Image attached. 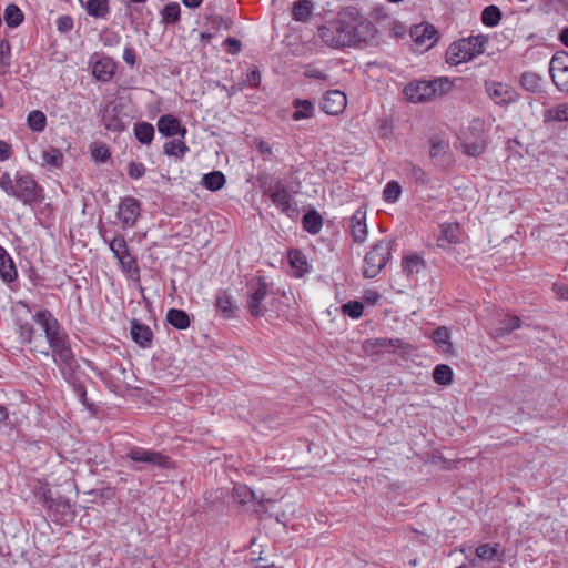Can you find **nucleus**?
<instances>
[{
	"mask_svg": "<svg viewBox=\"0 0 568 568\" xmlns=\"http://www.w3.org/2000/svg\"><path fill=\"white\" fill-rule=\"evenodd\" d=\"M460 226L458 223H444L437 239V246L445 248L448 244L459 243Z\"/></svg>",
	"mask_w": 568,
	"mask_h": 568,
	"instance_id": "obj_22",
	"label": "nucleus"
},
{
	"mask_svg": "<svg viewBox=\"0 0 568 568\" xmlns=\"http://www.w3.org/2000/svg\"><path fill=\"white\" fill-rule=\"evenodd\" d=\"M91 154L95 161L100 162H106L111 158L110 150L104 143H94L91 149Z\"/></svg>",
	"mask_w": 568,
	"mask_h": 568,
	"instance_id": "obj_53",
	"label": "nucleus"
},
{
	"mask_svg": "<svg viewBox=\"0 0 568 568\" xmlns=\"http://www.w3.org/2000/svg\"><path fill=\"white\" fill-rule=\"evenodd\" d=\"M102 123L108 131L122 132L125 129L122 120L113 112L105 110L102 115Z\"/></svg>",
	"mask_w": 568,
	"mask_h": 568,
	"instance_id": "obj_42",
	"label": "nucleus"
},
{
	"mask_svg": "<svg viewBox=\"0 0 568 568\" xmlns=\"http://www.w3.org/2000/svg\"><path fill=\"white\" fill-rule=\"evenodd\" d=\"M412 37L415 43L426 49L432 48L438 40V33L433 26L419 24L412 30Z\"/></svg>",
	"mask_w": 568,
	"mask_h": 568,
	"instance_id": "obj_18",
	"label": "nucleus"
},
{
	"mask_svg": "<svg viewBox=\"0 0 568 568\" xmlns=\"http://www.w3.org/2000/svg\"><path fill=\"white\" fill-rule=\"evenodd\" d=\"M520 318L516 315L506 316L498 322V325L490 331L494 338L504 337L520 327Z\"/></svg>",
	"mask_w": 568,
	"mask_h": 568,
	"instance_id": "obj_25",
	"label": "nucleus"
},
{
	"mask_svg": "<svg viewBox=\"0 0 568 568\" xmlns=\"http://www.w3.org/2000/svg\"><path fill=\"white\" fill-rule=\"evenodd\" d=\"M549 73L556 88L561 92H568V69Z\"/></svg>",
	"mask_w": 568,
	"mask_h": 568,
	"instance_id": "obj_51",
	"label": "nucleus"
},
{
	"mask_svg": "<svg viewBox=\"0 0 568 568\" xmlns=\"http://www.w3.org/2000/svg\"><path fill=\"white\" fill-rule=\"evenodd\" d=\"M387 347L406 348L407 344L400 338H376L368 339L364 343V348L366 352H379Z\"/></svg>",
	"mask_w": 568,
	"mask_h": 568,
	"instance_id": "obj_27",
	"label": "nucleus"
},
{
	"mask_svg": "<svg viewBox=\"0 0 568 568\" xmlns=\"http://www.w3.org/2000/svg\"><path fill=\"white\" fill-rule=\"evenodd\" d=\"M23 12L13 3L7 6L4 10V21L10 28H16L23 22Z\"/></svg>",
	"mask_w": 568,
	"mask_h": 568,
	"instance_id": "obj_37",
	"label": "nucleus"
},
{
	"mask_svg": "<svg viewBox=\"0 0 568 568\" xmlns=\"http://www.w3.org/2000/svg\"><path fill=\"white\" fill-rule=\"evenodd\" d=\"M226 182L225 175L221 171H212L203 175L202 184L205 189L216 192L221 190Z\"/></svg>",
	"mask_w": 568,
	"mask_h": 568,
	"instance_id": "obj_32",
	"label": "nucleus"
},
{
	"mask_svg": "<svg viewBox=\"0 0 568 568\" xmlns=\"http://www.w3.org/2000/svg\"><path fill=\"white\" fill-rule=\"evenodd\" d=\"M349 232L354 242L363 243L366 241L368 231L366 224V209L361 206L349 219Z\"/></svg>",
	"mask_w": 568,
	"mask_h": 568,
	"instance_id": "obj_16",
	"label": "nucleus"
},
{
	"mask_svg": "<svg viewBox=\"0 0 568 568\" xmlns=\"http://www.w3.org/2000/svg\"><path fill=\"white\" fill-rule=\"evenodd\" d=\"M85 10L93 18H106L110 13L109 0H88Z\"/></svg>",
	"mask_w": 568,
	"mask_h": 568,
	"instance_id": "obj_31",
	"label": "nucleus"
},
{
	"mask_svg": "<svg viewBox=\"0 0 568 568\" xmlns=\"http://www.w3.org/2000/svg\"><path fill=\"white\" fill-rule=\"evenodd\" d=\"M215 306L225 318L234 317L235 311L237 310V307L233 303L232 297L225 291L217 293Z\"/></svg>",
	"mask_w": 568,
	"mask_h": 568,
	"instance_id": "obj_29",
	"label": "nucleus"
},
{
	"mask_svg": "<svg viewBox=\"0 0 568 568\" xmlns=\"http://www.w3.org/2000/svg\"><path fill=\"white\" fill-rule=\"evenodd\" d=\"M258 182L263 193L271 199L276 209L288 217H293L296 214V210L291 203L292 196L281 179L265 175L258 178Z\"/></svg>",
	"mask_w": 568,
	"mask_h": 568,
	"instance_id": "obj_5",
	"label": "nucleus"
},
{
	"mask_svg": "<svg viewBox=\"0 0 568 568\" xmlns=\"http://www.w3.org/2000/svg\"><path fill=\"white\" fill-rule=\"evenodd\" d=\"M57 28L61 32H68L73 28V19L70 16H61L57 19Z\"/></svg>",
	"mask_w": 568,
	"mask_h": 568,
	"instance_id": "obj_58",
	"label": "nucleus"
},
{
	"mask_svg": "<svg viewBox=\"0 0 568 568\" xmlns=\"http://www.w3.org/2000/svg\"><path fill=\"white\" fill-rule=\"evenodd\" d=\"M291 266L296 270L298 273H304L307 271V261L302 252L298 250L291 251L288 253Z\"/></svg>",
	"mask_w": 568,
	"mask_h": 568,
	"instance_id": "obj_50",
	"label": "nucleus"
},
{
	"mask_svg": "<svg viewBox=\"0 0 568 568\" xmlns=\"http://www.w3.org/2000/svg\"><path fill=\"white\" fill-rule=\"evenodd\" d=\"M109 246L114 257L119 261L122 271L126 273L132 281H140V268L136 258L131 254L124 236H115L111 240Z\"/></svg>",
	"mask_w": 568,
	"mask_h": 568,
	"instance_id": "obj_9",
	"label": "nucleus"
},
{
	"mask_svg": "<svg viewBox=\"0 0 568 568\" xmlns=\"http://www.w3.org/2000/svg\"><path fill=\"white\" fill-rule=\"evenodd\" d=\"M224 43L227 45V52L231 54H237L241 51V42L232 37L225 39Z\"/></svg>",
	"mask_w": 568,
	"mask_h": 568,
	"instance_id": "obj_61",
	"label": "nucleus"
},
{
	"mask_svg": "<svg viewBox=\"0 0 568 568\" xmlns=\"http://www.w3.org/2000/svg\"><path fill=\"white\" fill-rule=\"evenodd\" d=\"M79 364L77 363V366L73 368L72 371V374L70 376V378H64L72 387H73V390L75 393V395L79 397L80 402L85 405V406H89L88 404V398H87V390H85V387L83 386L82 383H80L77 377H75V373L79 369Z\"/></svg>",
	"mask_w": 568,
	"mask_h": 568,
	"instance_id": "obj_45",
	"label": "nucleus"
},
{
	"mask_svg": "<svg viewBox=\"0 0 568 568\" xmlns=\"http://www.w3.org/2000/svg\"><path fill=\"white\" fill-rule=\"evenodd\" d=\"M134 135L142 144H150L154 138V128L151 123L139 122L134 125Z\"/></svg>",
	"mask_w": 568,
	"mask_h": 568,
	"instance_id": "obj_36",
	"label": "nucleus"
},
{
	"mask_svg": "<svg viewBox=\"0 0 568 568\" xmlns=\"http://www.w3.org/2000/svg\"><path fill=\"white\" fill-rule=\"evenodd\" d=\"M18 276V271L9 253L0 245V277L6 283L13 282Z\"/></svg>",
	"mask_w": 568,
	"mask_h": 568,
	"instance_id": "obj_24",
	"label": "nucleus"
},
{
	"mask_svg": "<svg viewBox=\"0 0 568 568\" xmlns=\"http://www.w3.org/2000/svg\"><path fill=\"white\" fill-rule=\"evenodd\" d=\"M12 314L20 343L29 345L31 349L32 341L36 336L33 325L31 324L34 314H32L30 307L24 301H18L12 305Z\"/></svg>",
	"mask_w": 568,
	"mask_h": 568,
	"instance_id": "obj_8",
	"label": "nucleus"
},
{
	"mask_svg": "<svg viewBox=\"0 0 568 568\" xmlns=\"http://www.w3.org/2000/svg\"><path fill=\"white\" fill-rule=\"evenodd\" d=\"M425 261L418 254H410L403 257L402 270L407 277H414L425 270Z\"/></svg>",
	"mask_w": 568,
	"mask_h": 568,
	"instance_id": "obj_28",
	"label": "nucleus"
},
{
	"mask_svg": "<svg viewBox=\"0 0 568 568\" xmlns=\"http://www.w3.org/2000/svg\"><path fill=\"white\" fill-rule=\"evenodd\" d=\"M158 130L164 136H175L184 139L186 134V128L181 125V121L171 115L164 114L158 120Z\"/></svg>",
	"mask_w": 568,
	"mask_h": 568,
	"instance_id": "obj_17",
	"label": "nucleus"
},
{
	"mask_svg": "<svg viewBox=\"0 0 568 568\" xmlns=\"http://www.w3.org/2000/svg\"><path fill=\"white\" fill-rule=\"evenodd\" d=\"M0 187L9 196L13 192L14 180L11 179V176L8 172L2 173V175L0 176Z\"/></svg>",
	"mask_w": 568,
	"mask_h": 568,
	"instance_id": "obj_56",
	"label": "nucleus"
},
{
	"mask_svg": "<svg viewBox=\"0 0 568 568\" xmlns=\"http://www.w3.org/2000/svg\"><path fill=\"white\" fill-rule=\"evenodd\" d=\"M347 105L346 95L339 90H329L325 93L321 109L329 115L342 113Z\"/></svg>",
	"mask_w": 568,
	"mask_h": 568,
	"instance_id": "obj_15",
	"label": "nucleus"
},
{
	"mask_svg": "<svg viewBox=\"0 0 568 568\" xmlns=\"http://www.w3.org/2000/svg\"><path fill=\"white\" fill-rule=\"evenodd\" d=\"M393 247V240L384 239L375 243L364 258L363 275L374 278L386 266Z\"/></svg>",
	"mask_w": 568,
	"mask_h": 568,
	"instance_id": "obj_7",
	"label": "nucleus"
},
{
	"mask_svg": "<svg viewBox=\"0 0 568 568\" xmlns=\"http://www.w3.org/2000/svg\"><path fill=\"white\" fill-rule=\"evenodd\" d=\"M343 313L349 317L357 320L363 315L364 305L358 301H351L342 305Z\"/></svg>",
	"mask_w": 568,
	"mask_h": 568,
	"instance_id": "obj_52",
	"label": "nucleus"
},
{
	"mask_svg": "<svg viewBox=\"0 0 568 568\" xmlns=\"http://www.w3.org/2000/svg\"><path fill=\"white\" fill-rule=\"evenodd\" d=\"M302 225L311 234H317L323 225L322 216L316 211H310L304 214Z\"/></svg>",
	"mask_w": 568,
	"mask_h": 568,
	"instance_id": "obj_34",
	"label": "nucleus"
},
{
	"mask_svg": "<svg viewBox=\"0 0 568 568\" xmlns=\"http://www.w3.org/2000/svg\"><path fill=\"white\" fill-rule=\"evenodd\" d=\"M212 22L217 29L223 28L225 30H229L232 27V21L230 18L215 17L213 18Z\"/></svg>",
	"mask_w": 568,
	"mask_h": 568,
	"instance_id": "obj_64",
	"label": "nucleus"
},
{
	"mask_svg": "<svg viewBox=\"0 0 568 568\" xmlns=\"http://www.w3.org/2000/svg\"><path fill=\"white\" fill-rule=\"evenodd\" d=\"M162 22L165 24H175L180 21L181 18V8L178 2L168 3L162 12Z\"/></svg>",
	"mask_w": 568,
	"mask_h": 568,
	"instance_id": "obj_38",
	"label": "nucleus"
},
{
	"mask_svg": "<svg viewBox=\"0 0 568 568\" xmlns=\"http://www.w3.org/2000/svg\"><path fill=\"white\" fill-rule=\"evenodd\" d=\"M10 196L28 206L42 203L45 197L43 187L39 185L30 173L16 174L14 187Z\"/></svg>",
	"mask_w": 568,
	"mask_h": 568,
	"instance_id": "obj_6",
	"label": "nucleus"
},
{
	"mask_svg": "<svg viewBox=\"0 0 568 568\" xmlns=\"http://www.w3.org/2000/svg\"><path fill=\"white\" fill-rule=\"evenodd\" d=\"M452 88L453 83L446 77L436 78L430 81L417 80L408 83L404 88V94L409 101L418 103L444 95L448 93Z\"/></svg>",
	"mask_w": 568,
	"mask_h": 568,
	"instance_id": "obj_3",
	"label": "nucleus"
},
{
	"mask_svg": "<svg viewBox=\"0 0 568 568\" xmlns=\"http://www.w3.org/2000/svg\"><path fill=\"white\" fill-rule=\"evenodd\" d=\"M126 457L136 463H144L168 468L170 466L169 457L159 452L149 450L142 447H132L129 449Z\"/></svg>",
	"mask_w": 568,
	"mask_h": 568,
	"instance_id": "obj_14",
	"label": "nucleus"
},
{
	"mask_svg": "<svg viewBox=\"0 0 568 568\" xmlns=\"http://www.w3.org/2000/svg\"><path fill=\"white\" fill-rule=\"evenodd\" d=\"M145 173V166L143 163L141 162H130L129 165H128V174L130 175V178L134 179V180H138L140 178H142Z\"/></svg>",
	"mask_w": 568,
	"mask_h": 568,
	"instance_id": "obj_54",
	"label": "nucleus"
},
{
	"mask_svg": "<svg viewBox=\"0 0 568 568\" xmlns=\"http://www.w3.org/2000/svg\"><path fill=\"white\" fill-rule=\"evenodd\" d=\"M320 34L329 47H356L371 42L375 38L376 28L355 7H347L338 13L331 27L321 28Z\"/></svg>",
	"mask_w": 568,
	"mask_h": 568,
	"instance_id": "obj_2",
	"label": "nucleus"
},
{
	"mask_svg": "<svg viewBox=\"0 0 568 568\" xmlns=\"http://www.w3.org/2000/svg\"><path fill=\"white\" fill-rule=\"evenodd\" d=\"M476 556L486 562H501L504 559V551L500 549L499 544H483L476 548Z\"/></svg>",
	"mask_w": 568,
	"mask_h": 568,
	"instance_id": "obj_26",
	"label": "nucleus"
},
{
	"mask_svg": "<svg viewBox=\"0 0 568 568\" xmlns=\"http://www.w3.org/2000/svg\"><path fill=\"white\" fill-rule=\"evenodd\" d=\"M268 291L266 281L258 276L255 282L250 285V293L247 295V307L251 315L257 317L264 314L262 302L265 300Z\"/></svg>",
	"mask_w": 568,
	"mask_h": 568,
	"instance_id": "obj_13",
	"label": "nucleus"
},
{
	"mask_svg": "<svg viewBox=\"0 0 568 568\" xmlns=\"http://www.w3.org/2000/svg\"><path fill=\"white\" fill-rule=\"evenodd\" d=\"M116 70V64L113 59L109 57H102L93 64L92 73L97 80L101 82H109Z\"/></svg>",
	"mask_w": 568,
	"mask_h": 568,
	"instance_id": "obj_20",
	"label": "nucleus"
},
{
	"mask_svg": "<svg viewBox=\"0 0 568 568\" xmlns=\"http://www.w3.org/2000/svg\"><path fill=\"white\" fill-rule=\"evenodd\" d=\"M521 87L529 92L541 90V78L535 72H524L520 77Z\"/></svg>",
	"mask_w": 568,
	"mask_h": 568,
	"instance_id": "obj_39",
	"label": "nucleus"
},
{
	"mask_svg": "<svg viewBox=\"0 0 568 568\" xmlns=\"http://www.w3.org/2000/svg\"><path fill=\"white\" fill-rule=\"evenodd\" d=\"M42 161L43 164L61 168L63 164V154L59 149L49 148L42 152Z\"/></svg>",
	"mask_w": 568,
	"mask_h": 568,
	"instance_id": "obj_46",
	"label": "nucleus"
},
{
	"mask_svg": "<svg viewBox=\"0 0 568 568\" xmlns=\"http://www.w3.org/2000/svg\"><path fill=\"white\" fill-rule=\"evenodd\" d=\"M261 72L260 70L255 67L250 73H247L246 75V82L248 83V85H251L252 88H257L261 83Z\"/></svg>",
	"mask_w": 568,
	"mask_h": 568,
	"instance_id": "obj_60",
	"label": "nucleus"
},
{
	"mask_svg": "<svg viewBox=\"0 0 568 568\" xmlns=\"http://www.w3.org/2000/svg\"><path fill=\"white\" fill-rule=\"evenodd\" d=\"M501 11L497 6H488L481 12V21L487 27H496L501 20Z\"/></svg>",
	"mask_w": 568,
	"mask_h": 568,
	"instance_id": "obj_40",
	"label": "nucleus"
},
{
	"mask_svg": "<svg viewBox=\"0 0 568 568\" xmlns=\"http://www.w3.org/2000/svg\"><path fill=\"white\" fill-rule=\"evenodd\" d=\"M131 337L138 345L148 348L152 345L153 333L148 325L140 323L138 320H132Z\"/></svg>",
	"mask_w": 568,
	"mask_h": 568,
	"instance_id": "obj_21",
	"label": "nucleus"
},
{
	"mask_svg": "<svg viewBox=\"0 0 568 568\" xmlns=\"http://www.w3.org/2000/svg\"><path fill=\"white\" fill-rule=\"evenodd\" d=\"M233 498L239 504L247 505L253 504L254 511H260L263 505V500L257 501L255 493L245 485H236L233 488Z\"/></svg>",
	"mask_w": 568,
	"mask_h": 568,
	"instance_id": "obj_23",
	"label": "nucleus"
},
{
	"mask_svg": "<svg viewBox=\"0 0 568 568\" xmlns=\"http://www.w3.org/2000/svg\"><path fill=\"white\" fill-rule=\"evenodd\" d=\"M568 69V53L566 51L556 52L549 63V72Z\"/></svg>",
	"mask_w": 568,
	"mask_h": 568,
	"instance_id": "obj_48",
	"label": "nucleus"
},
{
	"mask_svg": "<svg viewBox=\"0 0 568 568\" xmlns=\"http://www.w3.org/2000/svg\"><path fill=\"white\" fill-rule=\"evenodd\" d=\"M141 215V203L133 196L121 199L116 216L124 229L134 227Z\"/></svg>",
	"mask_w": 568,
	"mask_h": 568,
	"instance_id": "obj_11",
	"label": "nucleus"
},
{
	"mask_svg": "<svg viewBox=\"0 0 568 568\" xmlns=\"http://www.w3.org/2000/svg\"><path fill=\"white\" fill-rule=\"evenodd\" d=\"M313 10V3L311 0H298L294 3L292 14L295 21L306 22Z\"/></svg>",
	"mask_w": 568,
	"mask_h": 568,
	"instance_id": "obj_33",
	"label": "nucleus"
},
{
	"mask_svg": "<svg viewBox=\"0 0 568 568\" xmlns=\"http://www.w3.org/2000/svg\"><path fill=\"white\" fill-rule=\"evenodd\" d=\"M487 37L470 36L453 42L446 51V62L450 65H458L470 61L475 57L484 53Z\"/></svg>",
	"mask_w": 568,
	"mask_h": 568,
	"instance_id": "obj_4",
	"label": "nucleus"
},
{
	"mask_svg": "<svg viewBox=\"0 0 568 568\" xmlns=\"http://www.w3.org/2000/svg\"><path fill=\"white\" fill-rule=\"evenodd\" d=\"M429 156L435 166L447 169L453 164V152L448 141L434 136L429 139Z\"/></svg>",
	"mask_w": 568,
	"mask_h": 568,
	"instance_id": "obj_12",
	"label": "nucleus"
},
{
	"mask_svg": "<svg viewBox=\"0 0 568 568\" xmlns=\"http://www.w3.org/2000/svg\"><path fill=\"white\" fill-rule=\"evenodd\" d=\"M294 106L296 110L293 113V119L296 121L311 118L314 111V104L310 100H295Z\"/></svg>",
	"mask_w": 568,
	"mask_h": 568,
	"instance_id": "obj_44",
	"label": "nucleus"
},
{
	"mask_svg": "<svg viewBox=\"0 0 568 568\" xmlns=\"http://www.w3.org/2000/svg\"><path fill=\"white\" fill-rule=\"evenodd\" d=\"M27 124L32 131L42 132L47 125V116L42 111H31L28 114Z\"/></svg>",
	"mask_w": 568,
	"mask_h": 568,
	"instance_id": "obj_43",
	"label": "nucleus"
},
{
	"mask_svg": "<svg viewBox=\"0 0 568 568\" xmlns=\"http://www.w3.org/2000/svg\"><path fill=\"white\" fill-rule=\"evenodd\" d=\"M33 322L43 334H36L31 351L44 356L51 354L63 378H70L77 366V358L70 345L69 335L55 316L45 308L39 310Z\"/></svg>",
	"mask_w": 568,
	"mask_h": 568,
	"instance_id": "obj_1",
	"label": "nucleus"
},
{
	"mask_svg": "<svg viewBox=\"0 0 568 568\" xmlns=\"http://www.w3.org/2000/svg\"><path fill=\"white\" fill-rule=\"evenodd\" d=\"M123 60L131 68H133L136 64V53L132 47L128 45L124 48Z\"/></svg>",
	"mask_w": 568,
	"mask_h": 568,
	"instance_id": "obj_59",
	"label": "nucleus"
},
{
	"mask_svg": "<svg viewBox=\"0 0 568 568\" xmlns=\"http://www.w3.org/2000/svg\"><path fill=\"white\" fill-rule=\"evenodd\" d=\"M449 331L445 326L436 328L433 333V339L436 344H448Z\"/></svg>",
	"mask_w": 568,
	"mask_h": 568,
	"instance_id": "obj_55",
	"label": "nucleus"
},
{
	"mask_svg": "<svg viewBox=\"0 0 568 568\" xmlns=\"http://www.w3.org/2000/svg\"><path fill=\"white\" fill-rule=\"evenodd\" d=\"M166 321L176 329H185L190 325V318L185 311L170 308L166 313Z\"/></svg>",
	"mask_w": 568,
	"mask_h": 568,
	"instance_id": "obj_30",
	"label": "nucleus"
},
{
	"mask_svg": "<svg viewBox=\"0 0 568 568\" xmlns=\"http://www.w3.org/2000/svg\"><path fill=\"white\" fill-rule=\"evenodd\" d=\"M487 94L496 104H508L514 101L513 91L505 84L498 82H486Z\"/></svg>",
	"mask_w": 568,
	"mask_h": 568,
	"instance_id": "obj_19",
	"label": "nucleus"
},
{
	"mask_svg": "<svg viewBox=\"0 0 568 568\" xmlns=\"http://www.w3.org/2000/svg\"><path fill=\"white\" fill-rule=\"evenodd\" d=\"M552 290L560 300H568V285L562 283H554Z\"/></svg>",
	"mask_w": 568,
	"mask_h": 568,
	"instance_id": "obj_62",
	"label": "nucleus"
},
{
	"mask_svg": "<svg viewBox=\"0 0 568 568\" xmlns=\"http://www.w3.org/2000/svg\"><path fill=\"white\" fill-rule=\"evenodd\" d=\"M402 193V187L396 181H390L386 184L383 191V199L388 203H395Z\"/></svg>",
	"mask_w": 568,
	"mask_h": 568,
	"instance_id": "obj_49",
	"label": "nucleus"
},
{
	"mask_svg": "<svg viewBox=\"0 0 568 568\" xmlns=\"http://www.w3.org/2000/svg\"><path fill=\"white\" fill-rule=\"evenodd\" d=\"M545 120L557 122L568 121V103H560L549 109L545 114Z\"/></svg>",
	"mask_w": 568,
	"mask_h": 568,
	"instance_id": "obj_47",
	"label": "nucleus"
},
{
	"mask_svg": "<svg viewBox=\"0 0 568 568\" xmlns=\"http://www.w3.org/2000/svg\"><path fill=\"white\" fill-rule=\"evenodd\" d=\"M453 369L446 364L437 365L433 371V378L439 385H448L453 382Z\"/></svg>",
	"mask_w": 568,
	"mask_h": 568,
	"instance_id": "obj_41",
	"label": "nucleus"
},
{
	"mask_svg": "<svg viewBox=\"0 0 568 568\" xmlns=\"http://www.w3.org/2000/svg\"><path fill=\"white\" fill-rule=\"evenodd\" d=\"M121 42V37L119 33L116 32H110L108 33L104 38H103V43L104 45L106 47H114V45H118L120 44Z\"/></svg>",
	"mask_w": 568,
	"mask_h": 568,
	"instance_id": "obj_63",
	"label": "nucleus"
},
{
	"mask_svg": "<svg viewBox=\"0 0 568 568\" xmlns=\"http://www.w3.org/2000/svg\"><path fill=\"white\" fill-rule=\"evenodd\" d=\"M187 151L189 146L182 138L168 141L164 144V153L179 160H181Z\"/></svg>",
	"mask_w": 568,
	"mask_h": 568,
	"instance_id": "obj_35",
	"label": "nucleus"
},
{
	"mask_svg": "<svg viewBox=\"0 0 568 568\" xmlns=\"http://www.w3.org/2000/svg\"><path fill=\"white\" fill-rule=\"evenodd\" d=\"M410 175L419 184H427L429 182L427 173L419 166H413Z\"/></svg>",
	"mask_w": 568,
	"mask_h": 568,
	"instance_id": "obj_57",
	"label": "nucleus"
},
{
	"mask_svg": "<svg viewBox=\"0 0 568 568\" xmlns=\"http://www.w3.org/2000/svg\"><path fill=\"white\" fill-rule=\"evenodd\" d=\"M45 498V506L48 508L49 517L61 525H65L74 519V510L70 501L64 497Z\"/></svg>",
	"mask_w": 568,
	"mask_h": 568,
	"instance_id": "obj_10",
	"label": "nucleus"
}]
</instances>
